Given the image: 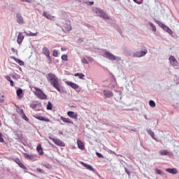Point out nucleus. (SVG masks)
Wrapping results in <instances>:
<instances>
[{
  "instance_id": "nucleus-1",
  "label": "nucleus",
  "mask_w": 179,
  "mask_h": 179,
  "mask_svg": "<svg viewBox=\"0 0 179 179\" xmlns=\"http://www.w3.org/2000/svg\"><path fill=\"white\" fill-rule=\"evenodd\" d=\"M48 82L57 90V92H61V88L59 87V81L58 80V78H57V76L54 73H48L46 76Z\"/></svg>"
},
{
  "instance_id": "nucleus-2",
  "label": "nucleus",
  "mask_w": 179,
  "mask_h": 179,
  "mask_svg": "<svg viewBox=\"0 0 179 179\" xmlns=\"http://www.w3.org/2000/svg\"><path fill=\"white\" fill-rule=\"evenodd\" d=\"M93 13H96L99 17H102V19H106V20H110V17L107 13L104 12V10H101V8L94 7L92 9Z\"/></svg>"
},
{
  "instance_id": "nucleus-3",
  "label": "nucleus",
  "mask_w": 179,
  "mask_h": 179,
  "mask_svg": "<svg viewBox=\"0 0 179 179\" xmlns=\"http://www.w3.org/2000/svg\"><path fill=\"white\" fill-rule=\"evenodd\" d=\"M31 90L34 94H35L38 99H40L41 100H46L47 95L41 89L36 87H32Z\"/></svg>"
},
{
  "instance_id": "nucleus-4",
  "label": "nucleus",
  "mask_w": 179,
  "mask_h": 179,
  "mask_svg": "<svg viewBox=\"0 0 179 179\" xmlns=\"http://www.w3.org/2000/svg\"><path fill=\"white\" fill-rule=\"evenodd\" d=\"M72 31V25H71V21H65L63 22L62 31L64 33H69Z\"/></svg>"
},
{
  "instance_id": "nucleus-5",
  "label": "nucleus",
  "mask_w": 179,
  "mask_h": 179,
  "mask_svg": "<svg viewBox=\"0 0 179 179\" xmlns=\"http://www.w3.org/2000/svg\"><path fill=\"white\" fill-rule=\"evenodd\" d=\"M148 52V49L144 48L143 50L136 51L133 53L134 58H141V57H145Z\"/></svg>"
},
{
  "instance_id": "nucleus-6",
  "label": "nucleus",
  "mask_w": 179,
  "mask_h": 179,
  "mask_svg": "<svg viewBox=\"0 0 179 179\" xmlns=\"http://www.w3.org/2000/svg\"><path fill=\"white\" fill-rule=\"evenodd\" d=\"M42 54L43 55H45V57L48 58L49 60V64H52V62L51 61V56H50V49L47 47H43L42 49Z\"/></svg>"
},
{
  "instance_id": "nucleus-7",
  "label": "nucleus",
  "mask_w": 179,
  "mask_h": 179,
  "mask_svg": "<svg viewBox=\"0 0 179 179\" xmlns=\"http://www.w3.org/2000/svg\"><path fill=\"white\" fill-rule=\"evenodd\" d=\"M104 56L110 61H117V57L113 55L111 52L105 51Z\"/></svg>"
},
{
  "instance_id": "nucleus-8",
  "label": "nucleus",
  "mask_w": 179,
  "mask_h": 179,
  "mask_svg": "<svg viewBox=\"0 0 179 179\" xmlns=\"http://www.w3.org/2000/svg\"><path fill=\"white\" fill-rule=\"evenodd\" d=\"M169 62L171 66H173V68L178 66V62H177V59L173 55L169 57Z\"/></svg>"
},
{
  "instance_id": "nucleus-9",
  "label": "nucleus",
  "mask_w": 179,
  "mask_h": 179,
  "mask_svg": "<svg viewBox=\"0 0 179 179\" xmlns=\"http://www.w3.org/2000/svg\"><path fill=\"white\" fill-rule=\"evenodd\" d=\"M16 22L19 24H24V20L23 19V16H22V14L19 13L16 14Z\"/></svg>"
},
{
  "instance_id": "nucleus-10",
  "label": "nucleus",
  "mask_w": 179,
  "mask_h": 179,
  "mask_svg": "<svg viewBox=\"0 0 179 179\" xmlns=\"http://www.w3.org/2000/svg\"><path fill=\"white\" fill-rule=\"evenodd\" d=\"M66 85L68 86H70L72 89H74V90H76L79 87V85L76 83H73L72 81H65Z\"/></svg>"
},
{
  "instance_id": "nucleus-11",
  "label": "nucleus",
  "mask_w": 179,
  "mask_h": 179,
  "mask_svg": "<svg viewBox=\"0 0 179 179\" xmlns=\"http://www.w3.org/2000/svg\"><path fill=\"white\" fill-rule=\"evenodd\" d=\"M23 40H24V36L23 35V33L19 32L17 37V44H22V43H23Z\"/></svg>"
},
{
  "instance_id": "nucleus-12",
  "label": "nucleus",
  "mask_w": 179,
  "mask_h": 179,
  "mask_svg": "<svg viewBox=\"0 0 179 179\" xmlns=\"http://www.w3.org/2000/svg\"><path fill=\"white\" fill-rule=\"evenodd\" d=\"M52 142H54V143H55V145H57V146H62V147H64V146H65V143L62 142V141H61V140H59V139L52 138Z\"/></svg>"
},
{
  "instance_id": "nucleus-13",
  "label": "nucleus",
  "mask_w": 179,
  "mask_h": 179,
  "mask_svg": "<svg viewBox=\"0 0 179 179\" xmlns=\"http://www.w3.org/2000/svg\"><path fill=\"white\" fill-rule=\"evenodd\" d=\"M103 96H105V97H107L108 99L114 96V93H113V92L110 90H103Z\"/></svg>"
},
{
  "instance_id": "nucleus-14",
  "label": "nucleus",
  "mask_w": 179,
  "mask_h": 179,
  "mask_svg": "<svg viewBox=\"0 0 179 179\" xmlns=\"http://www.w3.org/2000/svg\"><path fill=\"white\" fill-rule=\"evenodd\" d=\"M24 157L27 159V160H32L33 162H35L36 157L33 155H29L28 153L24 152Z\"/></svg>"
},
{
  "instance_id": "nucleus-15",
  "label": "nucleus",
  "mask_w": 179,
  "mask_h": 179,
  "mask_svg": "<svg viewBox=\"0 0 179 179\" xmlns=\"http://www.w3.org/2000/svg\"><path fill=\"white\" fill-rule=\"evenodd\" d=\"M34 118H36V120H39V121H44L45 122H50V119L47 117H44L43 116H40L38 115H35Z\"/></svg>"
},
{
  "instance_id": "nucleus-16",
  "label": "nucleus",
  "mask_w": 179,
  "mask_h": 179,
  "mask_svg": "<svg viewBox=\"0 0 179 179\" xmlns=\"http://www.w3.org/2000/svg\"><path fill=\"white\" fill-rule=\"evenodd\" d=\"M80 164L83 166V167H85L87 170H90V171H94V169H93V166H92L91 165H89L83 162H81Z\"/></svg>"
},
{
  "instance_id": "nucleus-17",
  "label": "nucleus",
  "mask_w": 179,
  "mask_h": 179,
  "mask_svg": "<svg viewBox=\"0 0 179 179\" xmlns=\"http://www.w3.org/2000/svg\"><path fill=\"white\" fill-rule=\"evenodd\" d=\"M157 23L159 26V27H162V29H163V30H164V31H167L169 30V29H170L169 27H167V25L163 24L160 21H157Z\"/></svg>"
},
{
  "instance_id": "nucleus-18",
  "label": "nucleus",
  "mask_w": 179,
  "mask_h": 179,
  "mask_svg": "<svg viewBox=\"0 0 179 179\" xmlns=\"http://www.w3.org/2000/svg\"><path fill=\"white\" fill-rule=\"evenodd\" d=\"M15 163H17V164H18V166H20V167H21V169H23V170H27V168L26 167V166H24V164H22V161H20V159H15Z\"/></svg>"
},
{
  "instance_id": "nucleus-19",
  "label": "nucleus",
  "mask_w": 179,
  "mask_h": 179,
  "mask_svg": "<svg viewBox=\"0 0 179 179\" xmlns=\"http://www.w3.org/2000/svg\"><path fill=\"white\" fill-rule=\"evenodd\" d=\"M60 120H62L63 122H66V124H71L72 125H73V122L71 120V119L69 118H66V117H64V116H61Z\"/></svg>"
},
{
  "instance_id": "nucleus-20",
  "label": "nucleus",
  "mask_w": 179,
  "mask_h": 179,
  "mask_svg": "<svg viewBox=\"0 0 179 179\" xmlns=\"http://www.w3.org/2000/svg\"><path fill=\"white\" fill-rule=\"evenodd\" d=\"M67 115H69V117H70V118H73L74 120L78 119V114L75 113V112L73 111H69L67 113Z\"/></svg>"
},
{
  "instance_id": "nucleus-21",
  "label": "nucleus",
  "mask_w": 179,
  "mask_h": 179,
  "mask_svg": "<svg viewBox=\"0 0 179 179\" xmlns=\"http://www.w3.org/2000/svg\"><path fill=\"white\" fill-rule=\"evenodd\" d=\"M20 117L22 118V120H24V121H29V118L27 116H26V114H24V112L23 111V109L20 110Z\"/></svg>"
},
{
  "instance_id": "nucleus-22",
  "label": "nucleus",
  "mask_w": 179,
  "mask_h": 179,
  "mask_svg": "<svg viewBox=\"0 0 179 179\" xmlns=\"http://www.w3.org/2000/svg\"><path fill=\"white\" fill-rule=\"evenodd\" d=\"M36 150L40 156H43V155H44V152L43 151V148L41 147V144H39L36 147Z\"/></svg>"
},
{
  "instance_id": "nucleus-23",
  "label": "nucleus",
  "mask_w": 179,
  "mask_h": 179,
  "mask_svg": "<svg viewBox=\"0 0 179 179\" xmlns=\"http://www.w3.org/2000/svg\"><path fill=\"white\" fill-rule=\"evenodd\" d=\"M77 144H78V148H80V150H85V145H83V142H82V141L78 140L77 141Z\"/></svg>"
},
{
  "instance_id": "nucleus-24",
  "label": "nucleus",
  "mask_w": 179,
  "mask_h": 179,
  "mask_svg": "<svg viewBox=\"0 0 179 179\" xmlns=\"http://www.w3.org/2000/svg\"><path fill=\"white\" fill-rule=\"evenodd\" d=\"M43 16H44V17H46V19H48L49 20H52V17H55V16H52L51 15L47 13V12H44L43 14Z\"/></svg>"
},
{
  "instance_id": "nucleus-25",
  "label": "nucleus",
  "mask_w": 179,
  "mask_h": 179,
  "mask_svg": "<svg viewBox=\"0 0 179 179\" xmlns=\"http://www.w3.org/2000/svg\"><path fill=\"white\" fill-rule=\"evenodd\" d=\"M5 78L6 79V80H8V82H10V85L12 87H13V86H15V83H13V80H12V78H10V76H6Z\"/></svg>"
},
{
  "instance_id": "nucleus-26",
  "label": "nucleus",
  "mask_w": 179,
  "mask_h": 179,
  "mask_svg": "<svg viewBox=\"0 0 179 179\" xmlns=\"http://www.w3.org/2000/svg\"><path fill=\"white\" fill-rule=\"evenodd\" d=\"M166 171H167V173H170L171 174H177L176 169H166Z\"/></svg>"
},
{
  "instance_id": "nucleus-27",
  "label": "nucleus",
  "mask_w": 179,
  "mask_h": 179,
  "mask_svg": "<svg viewBox=\"0 0 179 179\" xmlns=\"http://www.w3.org/2000/svg\"><path fill=\"white\" fill-rule=\"evenodd\" d=\"M24 33H25L26 36H27V37H34V36H36L37 34L36 33H33L31 31H29V33L24 31Z\"/></svg>"
},
{
  "instance_id": "nucleus-28",
  "label": "nucleus",
  "mask_w": 179,
  "mask_h": 179,
  "mask_svg": "<svg viewBox=\"0 0 179 179\" xmlns=\"http://www.w3.org/2000/svg\"><path fill=\"white\" fill-rule=\"evenodd\" d=\"M17 97H22V94H23V90L22 89H18L16 92Z\"/></svg>"
},
{
  "instance_id": "nucleus-29",
  "label": "nucleus",
  "mask_w": 179,
  "mask_h": 179,
  "mask_svg": "<svg viewBox=\"0 0 179 179\" xmlns=\"http://www.w3.org/2000/svg\"><path fill=\"white\" fill-rule=\"evenodd\" d=\"M74 76H78L80 79H83V78H85V74L82 73H76L74 74Z\"/></svg>"
},
{
  "instance_id": "nucleus-30",
  "label": "nucleus",
  "mask_w": 179,
  "mask_h": 179,
  "mask_svg": "<svg viewBox=\"0 0 179 179\" xmlns=\"http://www.w3.org/2000/svg\"><path fill=\"white\" fill-rule=\"evenodd\" d=\"M159 155H161V156H167V155H169V152L166 150L163 151H159Z\"/></svg>"
},
{
  "instance_id": "nucleus-31",
  "label": "nucleus",
  "mask_w": 179,
  "mask_h": 179,
  "mask_svg": "<svg viewBox=\"0 0 179 179\" xmlns=\"http://www.w3.org/2000/svg\"><path fill=\"white\" fill-rule=\"evenodd\" d=\"M47 110H52V103H51V101L48 102Z\"/></svg>"
},
{
  "instance_id": "nucleus-32",
  "label": "nucleus",
  "mask_w": 179,
  "mask_h": 179,
  "mask_svg": "<svg viewBox=\"0 0 179 179\" xmlns=\"http://www.w3.org/2000/svg\"><path fill=\"white\" fill-rule=\"evenodd\" d=\"M148 134L150 135V136L152 138V139H155V132L152 131V130L149 129L148 131Z\"/></svg>"
},
{
  "instance_id": "nucleus-33",
  "label": "nucleus",
  "mask_w": 179,
  "mask_h": 179,
  "mask_svg": "<svg viewBox=\"0 0 179 179\" xmlns=\"http://www.w3.org/2000/svg\"><path fill=\"white\" fill-rule=\"evenodd\" d=\"M149 24L150 27H152V31H156V26H155V24H153L152 22H149Z\"/></svg>"
},
{
  "instance_id": "nucleus-34",
  "label": "nucleus",
  "mask_w": 179,
  "mask_h": 179,
  "mask_svg": "<svg viewBox=\"0 0 179 179\" xmlns=\"http://www.w3.org/2000/svg\"><path fill=\"white\" fill-rule=\"evenodd\" d=\"M150 107H152V108L156 107V103H155V101L150 100Z\"/></svg>"
},
{
  "instance_id": "nucleus-35",
  "label": "nucleus",
  "mask_w": 179,
  "mask_h": 179,
  "mask_svg": "<svg viewBox=\"0 0 179 179\" xmlns=\"http://www.w3.org/2000/svg\"><path fill=\"white\" fill-rule=\"evenodd\" d=\"M52 55H53V57H58V55H59L58 50H54L52 52Z\"/></svg>"
},
{
  "instance_id": "nucleus-36",
  "label": "nucleus",
  "mask_w": 179,
  "mask_h": 179,
  "mask_svg": "<svg viewBox=\"0 0 179 179\" xmlns=\"http://www.w3.org/2000/svg\"><path fill=\"white\" fill-rule=\"evenodd\" d=\"M62 59L63 61H68V55H63L62 56Z\"/></svg>"
},
{
  "instance_id": "nucleus-37",
  "label": "nucleus",
  "mask_w": 179,
  "mask_h": 179,
  "mask_svg": "<svg viewBox=\"0 0 179 179\" xmlns=\"http://www.w3.org/2000/svg\"><path fill=\"white\" fill-rule=\"evenodd\" d=\"M43 166L46 169H52V166H51V164H43Z\"/></svg>"
},
{
  "instance_id": "nucleus-38",
  "label": "nucleus",
  "mask_w": 179,
  "mask_h": 179,
  "mask_svg": "<svg viewBox=\"0 0 179 179\" xmlns=\"http://www.w3.org/2000/svg\"><path fill=\"white\" fill-rule=\"evenodd\" d=\"M21 2H27V3H33V0H20Z\"/></svg>"
},
{
  "instance_id": "nucleus-39",
  "label": "nucleus",
  "mask_w": 179,
  "mask_h": 179,
  "mask_svg": "<svg viewBox=\"0 0 179 179\" xmlns=\"http://www.w3.org/2000/svg\"><path fill=\"white\" fill-rule=\"evenodd\" d=\"M133 1L136 3H138V5H141V3H142V2H143V0H133Z\"/></svg>"
},
{
  "instance_id": "nucleus-40",
  "label": "nucleus",
  "mask_w": 179,
  "mask_h": 179,
  "mask_svg": "<svg viewBox=\"0 0 179 179\" xmlns=\"http://www.w3.org/2000/svg\"><path fill=\"white\" fill-rule=\"evenodd\" d=\"M81 62L82 64H89V62H87V59H86V58H83L81 59Z\"/></svg>"
},
{
  "instance_id": "nucleus-41",
  "label": "nucleus",
  "mask_w": 179,
  "mask_h": 179,
  "mask_svg": "<svg viewBox=\"0 0 179 179\" xmlns=\"http://www.w3.org/2000/svg\"><path fill=\"white\" fill-rule=\"evenodd\" d=\"M96 155L99 157V159H104V157L100 152H96Z\"/></svg>"
},
{
  "instance_id": "nucleus-42",
  "label": "nucleus",
  "mask_w": 179,
  "mask_h": 179,
  "mask_svg": "<svg viewBox=\"0 0 179 179\" xmlns=\"http://www.w3.org/2000/svg\"><path fill=\"white\" fill-rule=\"evenodd\" d=\"M31 108H37V103H32L30 105Z\"/></svg>"
},
{
  "instance_id": "nucleus-43",
  "label": "nucleus",
  "mask_w": 179,
  "mask_h": 179,
  "mask_svg": "<svg viewBox=\"0 0 179 179\" xmlns=\"http://www.w3.org/2000/svg\"><path fill=\"white\" fill-rule=\"evenodd\" d=\"M5 97L4 95H1V98H0V103H5V99H3Z\"/></svg>"
},
{
  "instance_id": "nucleus-44",
  "label": "nucleus",
  "mask_w": 179,
  "mask_h": 179,
  "mask_svg": "<svg viewBox=\"0 0 179 179\" xmlns=\"http://www.w3.org/2000/svg\"><path fill=\"white\" fill-rule=\"evenodd\" d=\"M0 142L1 143H3L5 141L3 140V138H2V134L0 133Z\"/></svg>"
},
{
  "instance_id": "nucleus-45",
  "label": "nucleus",
  "mask_w": 179,
  "mask_h": 179,
  "mask_svg": "<svg viewBox=\"0 0 179 179\" xmlns=\"http://www.w3.org/2000/svg\"><path fill=\"white\" fill-rule=\"evenodd\" d=\"M166 32L169 33V34H171V36L173 35V30H171L170 28L166 31Z\"/></svg>"
},
{
  "instance_id": "nucleus-46",
  "label": "nucleus",
  "mask_w": 179,
  "mask_h": 179,
  "mask_svg": "<svg viewBox=\"0 0 179 179\" xmlns=\"http://www.w3.org/2000/svg\"><path fill=\"white\" fill-rule=\"evenodd\" d=\"M36 171H38V173H44V171H43V169H40V168H38L37 169H36Z\"/></svg>"
},
{
  "instance_id": "nucleus-47",
  "label": "nucleus",
  "mask_w": 179,
  "mask_h": 179,
  "mask_svg": "<svg viewBox=\"0 0 179 179\" xmlns=\"http://www.w3.org/2000/svg\"><path fill=\"white\" fill-rule=\"evenodd\" d=\"M156 173H157V174H160V175L163 174V173L162 172V171H161V170H159V169L157 170Z\"/></svg>"
},
{
  "instance_id": "nucleus-48",
  "label": "nucleus",
  "mask_w": 179,
  "mask_h": 179,
  "mask_svg": "<svg viewBox=\"0 0 179 179\" xmlns=\"http://www.w3.org/2000/svg\"><path fill=\"white\" fill-rule=\"evenodd\" d=\"M89 3H90V6L94 5V1H90Z\"/></svg>"
},
{
  "instance_id": "nucleus-49",
  "label": "nucleus",
  "mask_w": 179,
  "mask_h": 179,
  "mask_svg": "<svg viewBox=\"0 0 179 179\" xmlns=\"http://www.w3.org/2000/svg\"><path fill=\"white\" fill-rule=\"evenodd\" d=\"M61 50L62 51H66V48H62Z\"/></svg>"
},
{
  "instance_id": "nucleus-50",
  "label": "nucleus",
  "mask_w": 179,
  "mask_h": 179,
  "mask_svg": "<svg viewBox=\"0 0 179 179\" xmlns=\"http://www.w3.org/2000/svg\"><path fill=\"white\" fill-rule=\"evenodd\" d=\"M19 62H20V65H23L24 62L22 61L19 60Z\"/></svg>"
}]
</instances>
